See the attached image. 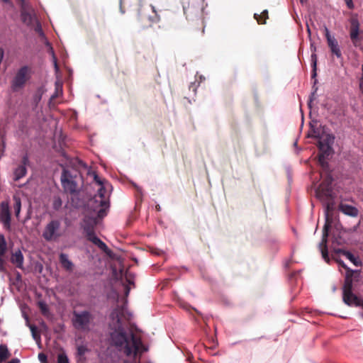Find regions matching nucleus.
<instances>
[{"instance_id": "f257e3e1", "label": "nucleus", "mask_w": 363, "mask_h": 363, "mask_svg": "<svg viewBox=\"0 0 363 363\" xmlns=\"http://www.w3.org/2000/svg\"><path fill=\"white\" fill-rule=\"evenodd\" d=\"M131 316L125 303L121 306L117 305L109 315L108 334L111 342L127 357H135L142 345L140 337L132 332L128 334L123 326V321H129Z\"/></svg>"}, {"instance_id": "f03ea898", "label": "nucleus", "mask_w": 363, "mask_h": 363, "mask_svg": "<svg viewBox=\"0 0 363 363\" xmlns=\"http://www.w3.org/2000/svg\"><path fill=\"white\" fill-rule=\"evenodd\" d=\"M98 208L94 207V213L86 214L81 223V226L86 240L97 246L103 252L107 253L109 251L108 247L95 234V228L98 224L99 219L102 218L98 216Z\"/></svg>"}, {"instance_id": "7ed1b4c3", "label": "nucleus", "mask_w": 363, "mask_h": 363, "mask_svg": "<svg viewBox=\"0 0 363 363\" xmlns=\"http://www.w3.org/2000/svg\"><path fill=\"white\" fill-rule=\"evenodd\" d=\"M184 13L189 21L195 23L204 32L202 0H189L183 3Z\"/></svg>"}, {"instance_id": "20e7f679", "label": "nucleus", "mask_w": 363, "mask_h": 363, "mask_svg": "<svg viewBox=\"0 0 363 363\" xmlns=\"http://www.w3.org/2000/svg\"><path fill=\"white\" fill-rule=\"evenodd\" d=\"M32 77V68L28 65L21 67L16 72L11 82L13 91H18L24 88Z\"/></svg>"}, {"instance_id": "39448f33", "label": "nucleus", "mask_w": 363, "mask_h": 363, "mask_svg": "<svg viewBox=\"0 0 363 363\" xmlns=\"http://www.w3.org/2000/svg\"><path fill=\"white\" fill-rule=\"evenodd\" d=\"M320 177L323 181L316 191L317 195L320 197H325L328 200H333L334 199L332 187L333 178L329 167H328L327 170L321 169Z\"/></svg>"}, {"instance_id": "423d86ee", "label": "nucleus", "mask_w": 363, "mask_h": 363, "mask_svg": "<svg viewBox=\"0 0 363 363\" xmlns=\"http://www.w3.org/2000/svg\"><path fill=\"white\" fill-rule=\"evenodd\" d=\"M354 279L349 277L345 279L342 286V301L349 306H361L363 308V301L352 292Z\"/></svg>"}, {"instance_id": "0eeeda50", "label": "nucleus", "mask_w": 363, "mask_h": 363, "mask_svg": "<svg viewBox=\"0 0 363 363\" xmlns=\"http://www.w3.org/2000/svg\"><path fill=\"white\" fill-rule=\"evenodd\" d=\"M95 204L94 206V208H98V216L100 218H104L106 215V210L109 207V201L107 195V191L104 185L100 186V188L98 190V194L96 195L93 199L91 201L89 206L91 204Z\"/></svg>"}, {"instance_id": "6e6552de", "label": "nucleus", "mask_w": 363, "mask_h": 363, "mask_svg": "<svg viewBox=\"0 0 363 363\" xmlns=\"http://www.w3.org/2000/svg\"><path fill=\"white\" fill-rule=\"evenodd\" d=\"M151 14L148 13L146 9H140L138 10V22L140 26L143 29H146L152 26L153 24L160 21V16L155 10V7L152 5L150 6Z\"/></svg>"}, {"instance_id": "1a4fd4ad", "label": "nucleus", "mask_w": 363, "mask_h": 363, "mask_svg": "<svg viewBox=\"0 0 363 363\" xmlns=\"http://www.w3.org/2000/svg\"><path fill=\"white\" fill-rule=\"evenodd\" d=\"M62 235L61 222L57 219L50 220L43 232V238L48 242L57 241Z\"/></svg>"}, {"instance_id": "9d476101", "label": "nucleus", "mask_w": 363, "mask_h": 363, "mask_svg": "<svg viewBox=\"0 0 363 363\" xmlns=\"http://www.w3.org/2000/svg\"><path fill=\"white\" fill-rule=\"evenodd\" d=\"M92 314L88 311L73 313L72 324L74 328L78 330L89 331V325L93 320Z\"/></svg>"}, {"instance_id": "9b49d317", "label": "nucleus", "mask_w": 363, "mask_h": 363, "mask_svg": "<svg viewBox=\"0 0 363 363\" xmlns=\"http://www.w3.org/2000/svg\"><path fill=\"white\" fill-rule=\"evenodd\" d=\"M62 186L65 192L74 194L77 192V184L70 171L64 169L61 175Z\"/></svg>"}, {"instance_id": "f8f14e48", "label": "nucleus", "mask_w": 363, "mask_h": 363, "mask_svg": "<svg viewBox=\"0 0 363 363\" xmlns=\"http://www.w3.org/2000/svg\"><path fill=\"white\" fill-rule=\"evenodd\" d=\"M29 164V158L27 154L24 155L20 163L13 170V179L15 182L19 181L27 174V166Z\"/></svg>"}, {"instance_id": "ddd939ff", "label": "nucleus", "mask_w": 363, "mask_h": 363, "mask_svg": "<svg viewBox=\"0 0 363 363\" xmlns=\"http://www.w3.org/2000/svg\"><path fill=\"white\" fill-rule=\"evenodd\" d=\"M350 37L354 47H359L360 43L359 23L356 17L350 19Z\"/></svg>"}, {"instance_id": "4468645a", "label": "nucleus", "mask_w": 363, "mask_h": 363, "mask_svg": "<svg viewBox=\"0 0 363 363\" xmlns=\"http://www.w3.org/2000/svg\"><path fill=\"white\" fill-rule=\"evenodd\" d=\"M11 216L9 205L7 201H2L0 203V221L2 223L4 228L10 229Z\"/></svg>"}, {"instance_id": "2eb2a0df", "label": "nucleus", "mask_w": 363, "mask_h": 363, "mask_svg": "<svg viewBox=\"0 0 363 363\" xmlns=\"http://www.w3.org/2000/svg\"><path fill=\"white\" fill-rule=\"evenodd\" d=\"M328 232H329V224H328V221L327 223L325 224V225L323 227L322 240H321V242L320 243V248L322 257L327 263H329V262H330V258H329L328 251V247H327Z\"/></svg>"}, {"instance_id": "dca6fc26", "label": "nucleus", "mask_w": 363, "mask_h": 363, "mask_svg": "<svg viewBox=\"0 0 363 363\" xmlns=\"http://www.w3.org/2000/svg\"><path fill=\"white\" fill-rule=\"evenodd\" d=\"M318 148L320 153L318 155V163L323 169H328L329 164L326 161L327 157L330 155L331 147L328 145H318Z\"/></svg>"}, {"instance_id": "f3484780", "label": "nucleus", "mask_w": 363, "mask_h": 363, "mask_svg": "<svg viewBox=\"0 0 363 363\" xmlns=\"http://www.w3.org/2000/svg\"><path fill=\"white\" fill-rule=\"evenodd\" d=\"M335 259L340 267H342L346 270L345 279L349 277L350 279H354L356 281H359L360 276V272L359 270H352L350 268H349L342 260L336 258H335Z\"/></svg>"}, {"instance_id": "a211bd4d", "label": "nucleus", "mask_w": 363, "mask_h": 363, "mask_svg": "<svg viewBox=\"0 0 363 363\" xmlns=\"http://www.w3.org/2000/svg\"><path fill=\"white\" fill-rule=\"evenodd\" d=\"M338 208L344 214L351 217H357L359 214V210L356 207L348 204L340 203L338 206Z\"/></svg>"}, {"instance_id": "6ab92c4d", "label": "nucleus", "mask_w": 363, "mask_h": 363, "mask_svg": "<svg viewBox=\"0 0 363 363\" xmlns=\"http://www.w3.org/2000/svg\"><path fill=\"white\" fill-rule=\"evenodd\" d=\"M59 261L62 267L67 272H71L74 269L73 262L69 259L68 255L65 253H60Z\"/></svg>"}, {"instance_id": "aec40b11", "label": "nucleus", "mask_w": 363, "mask_h": 363, "mask_svg": "<svg viewBox=\"0 0 363 363\" xmlns=\"http://www.w3.org/2000/svg\"><path fill=\"white\" fill-rule=\"evenodd\" d=\"M23 261L24 257L20 250H18L12 253L11 257V262L13 263L17 268L21 269H23Z\"/></svg>"}, {"instance_id": "412c9836", "label": "nucleus", "mask_w": 363, "mask_h": 363, "mask_svg": "<svg viewBox=\"0 0 363 363\" xmlns=\"http://www.w3.org/2000/svg\"><path fill=\"white\" fill-rule=\"evenodd\" d=\"M335 254H342L345 256L350 262H352L355 266H361L362 262L356 257L354 256L350 252L342 250L337 249L334 250Z\"/></svg>"}, {"instance_id": "4be33fe9", "label": "nucleus", "mask_w": 363, "mask_h": 363, "mask_svg": "<svg viewBox=\"0 0 363 363\" xmlns=\"http://www.w3.org/2000/svg\"><path fill=\"white\" fill-rule=\"evenodd\" d=\"M7 250V244L5 238L3 235H0V270H3L4 265V260L2 258L6 254Z\"/></svg>"}, {"instance_id": "5701e85b", "label": "nucleus", "mask_w": 363, "mask_h": 363, "mask_svg": "<svg viewBox=\"0 0 363 363\" xmlns=\"http://www.w3.org/2000/svg\"><path fill=\"white\" fill-rule=\"evenodd\" d=\"M328 45L333 55H335L339 59H342V55L337 40L335 39L330 43H328Z\"/></svg>"}, {"instance_id": "b1692460", "label": "nucleus", "mask_w": 363, "mask_h": 363, "mask_svg": "<svg viewBox=\"0 0 363 363\" xmlns=\"http://www.w3.org/2000/svg\"><path fill=\"white\" fill-rule=\"evenodd\" d=\"M11 356V354L6 345H0V363L7 360Z\"/></svg>"}, {"instance_id": "393cba45", "label": "nucleus", "mask_w": 363, "mask_h": 363, "mask_svg": "<svg viewBox=\"0 0 363 363\" xmlns=\"http://www.w3.org/2000/svg\"><path fill=\"white\" fill-rule=\"evenodd\" d=\"M254 18L256 19L259 24H265L266 20L268 19V11L264 10L260 15L257 13L254 14Z\"/></svg>"}, {"instance_id": "a878e982", "label": "nucleus", "mask_w": 363, "mask_h": 363, "mask_svg": "<svg viewBox=\"0 0 363 363\" xmlns=\"http://www.w3.org/2000/svg\"><path fill=\"white\" fill-rule=\"evenodd\" d=\"M22 21L26 24L27 26H30L33 24V16L30 13L26 11H21V14Z\"/></svg>"}, {"instance_id": "bb28decb", "label": "nucleus", "mask_w": 363, "mask_h": 363, "mask_svg": "<svg viewBox=\"0 0 363 363\" xmlns=\"http://www.w3.org/2000/svg\"><path fill=\"white\" fill-rule=\"evenodd\" d=\"M334 137L330 135H325V138L320 137V140L318 141V145H328L329 147H331V145L334 142Z\"/></svg>"}, {"instance_id": "cd10ccee", "label": "nucleus", "mask_w": 363, "mask_h": 363, "mask_svg": "<svg viewBox=\"0 0 363 363\" xmlns=\"http://www.w3.org/2000/svg\"><path fill=\"white\" fill-rule=\"evenodd\" d=\"M13 200L15 201L14 206H13L15 215L18 218L19 216L21 209V201L20 198L16 197V196L13 197Z\"/></svg>"}, {"instance_id": "c85d7f7f", "label": "nucleus", "mask_w": 363, "mask_h": 363, "mask_svg": "<svg viewBox=\"0 0 363 363\" xmlns=\"http://www.w3.org/2000/svg\"><path fill=\"white\" fill-rule=\"evenodd\" d=\"M38 306L43 315H46L48 314L49 308L45 301H38Z\"/></svg>"}, {"instance_id": "c756f323", "label": "nucleus", "mask_w": 363, "mask_h": 363, "mask_svg": "<svg viewBox=\"0 0 363 363\" xmlns=\"http://www.w3.org/2000/svg\"><path fill=\"white\" fill-rule=\"evenodd\" d=\"M333 210V203H328L326 206V218H325V224L328 221L329 224V229L331 227V222L332 219L329 218V212L332 211Z\"/></svg>"}, {"instance_id": "7c9ffc66", "label": "nucleus", "mask_w": 363, "mask_h": 363, "mask_svg": "<svg viewBox=\"0 0 363 363\" xmlns=\"http://www.w3.org/2000/svg\"><path fill=\"white\" fill-rule=\"evenodd\" d=\"M30 331H31V333H32V336L33 337L34 340H35L36 341H38L40 340V335L38 331V328L35 325H31L30 326Z\"/></svg>"}, {"instance_id": "2f4dec72", "label": "nucleus", "mask_w": 363, "mask_h": 363, "mask_svg": "<svg viewBox=\"0 0 363 363\" xmlns=\"http://www.w3.org/2000/svg\"><path fill=\"white\" fill-rule=\"evenodd\" d=\"M62 205V199L59 196H56L53 199L52 207L55 211H58Z\"/></svg>"}, {"instance_id": "473e14b6", "label": "nucleus", "mask_w": 363, "mask_h": 363, "mask_svg": "<svg viewBox=\"0 0 363 363\" xmlns=\"http://www.w3.org/2000/svg\"><path fill=\"white\" fill-rule=\"evenodd\" d=\"M43 94V90L42 88H40L37 90L35 94L33 96V101L36 104H38L40 102V101L41 100Z\"/></svg>"}, {"instance_id": "72a5a7b5", "label": "nucleus", "mask_w": 363, "mask_h": 363, "mask_svg": "<svg viewBox=\"0 0 363 363\" xmlns=\"http://www.w3.org/2000/svg\"><path fill=\"white\" fill-rule=\"evenodd\" d=\"M332 242H333V243H335L337 245H342V239L339 234L336 235L335 234L333 233V238H332Z\"/></svg>"}, {"instance_id": "f704fd0d", "label": "nucleus", "mask_w": 363, "mask_h": 363, "mask_svg": "<svg viewBox=\"0 0 363 363\" xmlns=\"http://www.w3.org/2000/svg\"><path fill=\"white\" fill-rule=\"evenodd\" d=\"M58 363H69V359L66 354H60L57 357Z\"/></svg>"}, {"instance_id": "c9c22d12", "label": "nucleus", "mask_w": 363, "mask_h": 363, "mask_svg": "<svg viewBox=\"0 0 363 363\" xmlns=\"http://www.w3.org/2000/svg\"><path fill=\"white\" fill-rule=\"evenodd\" d=\"M93 174H94V182L96 184H98L99 186H102L104 184V182H105L104 179H101L96 172H94Z\"/></svg>"}, {"instance_id": "e433bc0d", "label": "nucleus", "mask_w": 363, "mask_h": 363, "mask_svg": "<svg viewBox=\"0 0 363 363\" xmlns=\"http://www.w3.org/2000/svg\"><path fill=\"white\" fill-rule=\"evenodd\" d=\"M87 351V348L84 345H79L77 347V354L79 356H83L86 352Z\"/></svg>"}, {"instance_id": "4c0bfd02", "label": "nucleus", "mask_w": 363, "mask_h": 363, "mask_svg": "<svg viewBox=\"0 0 363 363\" xmlns=\"http://www.w3.org/2000/svg\"><path fill=\"white\" fill-rule=\"evenodd\" d=\"M325 38H326L328 43H329L331 41L335 40V38L334 37L330 35V31H329V30L328 29L327 27H325Z\"/></svg>"}, {"instance_id": "58836bf2", "label": "nucleus", "mask_w": 363, "mask_h": 363, "mask_svg": "<svg viewBox=\"0 0 363 363\" xmlns=\"http://www.w3.org/2000/svg\"><path fill=\"white\" fill-rule=\"evenodd\" d=\"M311 62H312V66H313V70H314L313 75L315 76L316 74L315 69H316V64H317V56L315 53H313L311 55Z\"/></svg>"}, {"instance_id": "ea45409f", "label": "nucleus", "mask_w": 363, "mask_h": 363, "mask_svg": "<svg viewBox=\"0 0 363 363\" xmlns=\"http://www.w3.org/2000/svg\"><path fill=\"white\" fill-rule=\"evenodd\" d=\"M347 8L349 9H354V4H353V1L352 0H344Z\"/></svg>"}, {"instance_id": "a19ab883", "label": "nucleus", "mask_w": 363, "mask_h": 363, "mask_svg": "<svg viewBox=\"0 0 363 363\" xmlns=\"http://www.w3.org/2000/svg\"><path fill=\"white\" fill-rule=\"evenodd\" d=\"M38 358L40 360V362H45L47 360V357L45 354H44L43 353H40L38 354Z\"/></svg>"}, {"instance_id": "79ce46f5", "label": "nucleus", "mask_w": 363, "mask_h": 363, "mask_svg": "<svg viewBox=\"0 0 363 363\" xmlns=\"http://www.w3.org/2000/svg\"><path fill=\"white\" fill-rule=\"evenodd\" d=\"M58 91H59V86H58V84H56V91H55V93L52 95L51 99H54L58 96Z\"/></svg>"}, {"instance_id": "37998d69", "label": "nucleus", "mask_w": 363, "mask_h": 363, "mask_svg": "<svg viewBox=\"0 0 363 363\" xmlns=\"http://www.w3.org/2000/svg\"><path fill=\"white\" fill-rule=\"evenodd\" d=\"M19 359H17V358H15V359H12L10 362H9L8 363H19Z\"/></svg>"}, {"instance_id": "c03bdc74", "label": "nucleus", "mask_w": 363, "mask_h": 363, "mask_svg": "<svg viewBox=\"0 0 363 363\" xmlns=\"http://www.w3.org/2000/svg\"><path fill=\"white\" fill-rule=\"evenodd\" d=\"M314 94H315V92L312 93V94H311V96L310 101H309V102H308V106H309V107H311V102H312L313 97Z\"/></svg>"}, {"instance_id": "a18cd8bd", "label": "nucleus", "mask_w": 363, "mask_h": 363, "mask_svg": "<svg viewBox=\"0 0 363 363\" xmlns=\"http://www.w3.org/2000/svg\"><path fill=\"white\" fill-rule=\"evenodd\" d=\"M359 89L362 94H363V82H359Z\"/></svg>"}, {"instance_id": "49530a36", "label": "nucleus", "mask_w": 363, "mask_h": 363, "mask_svg": "<svg viewBox=\"0 0 363 363\" xmlns=\"http://www.w3.org/2000/svg\"><path fill=\"white\" fill-rule=\"evenodd\" d=\"M262 338H264V336H262V337H260L253 338L252 340V341H255V342H257V341H258L259 340L262 339Z\"/></svg>"}, {"instance_id": "de8ad7c7", "label": "nucleus", "mask_w": 363, "mask_h": 363, "mask_svg": "<svg viewBox=\"0 0 363 363\" xmlns=\"http://www.w3.org/2000/svg\"><path fill=\"white\" fill-rule=\"evenodd\" d=\"M362 77L359 79V82H363V64H362Z\"/></svg>"}, {"instance_id": "09e8293b", "label": "nucleus", "mask_w": 363, "mask_h": 363, "mask_svg": "<svg viewBox=\"0 0 363 363\" xmlns=\"http://www.w3.org/2000/svg\"><path fill=\"white\" fill-rule=\"evenodd\" d=\"M155 208L157 211H160L161 210V207L159 204L156 205Z\"/></svg>"}, {"instance_id": "8fccbe9b", "label": "nucleus", "mask_w": 363, "mask_h": 363, "mask_svg": "<svg viewBox=\"0 0 363 363\" xmlns=\"http://www.w3.org/2000/svg\"><path fill=\"white\" fill-rule=\"evenodd\" d=\"M194 86H195V83H192V84L190 85V87H189V88L191 89V88H192V87H193V88H194L193 91H196V89L194 88Z\"/></svg>"}, {"instance_id": "3c124183", "label": "nucleus", "mask_w": 363, "mask_h": 363, "mask_svg": "<svg viewBox=\"0 0 363 363\" xmlns=\"http://www.w3.org/2000/svg\"><path fill=\"white\" fill-rule=\"evenodd\" d=\"M129 284H133V282L132 281H130L128 277H126Z\"/></svg>"}, {"instance_id": "603ef678", "label": "nucleus", "mask_w": 363, "mask_h": 363, "mask_svg": "<svg viewBox=\"0 0 363 363\" xmlns=\"http://www.w3.org/2000/svg\"><path fill=\"white\" fill-rule=\"evenodd\" d=\"M4 3H9L10 0H1Z\"/></svg>"}, {"instance_id": "864d4df0", "label": "nucleus", "mask_w": 363, "mask_h": 363, "mask_svg": "<svg viewBox=\"0 0 363 363\" xmlns=\"http://www.w3.org/2000/svg\"><path fill=\"white\" fill-rule=\"evenodd\" d=\"M307 30H308V33L310 34V33H311V30H310V28H309V27H308V28H307Z\"/></svg>"}, {"instance_id": "5fc2aeb1", "label": "nucleus", "mask_w": 363, "mask_h": 363, "mask_svg": "<svg viewBox=\"0 0 363 363\" xmlns=\"http://www.w3.org/2000/svg\"><path fill=\"white\" fill-rule=\"evenodd\" d=\"M128 292H129V289H128V288H127V289H126V294H128Z\"/></svg>"}, {"instance_id": "6e6d98bb", "label": "nucleus", "mask_w": 363, "mask_h": 363, "mask_svg": "<svg viewBox=\"0 0 363 363\" xmlns=\"http://www.w3.org/2000/svg\"><path fill=\"white\" fill-rule=\"evenodd\" d=\"M17 277H21V274H20V273H18V274H17Z\"/></svg>"}, {"instance_id": "4d7b16f0", "label": "nucleus", "mask_w": 363, "mask_h": 363, "mask_svg": "<svg viewBox=\"0 0 363 363\" xmlns=\"http://www.w3.org/2000/svg\"><path fill=\"white\" fill-rule=\"evenodd\" d=\"M301 1L303 3V0H301Z\"/></svg>"}]
</instances>
